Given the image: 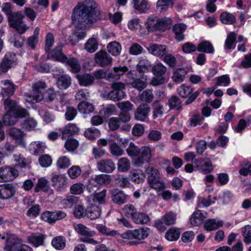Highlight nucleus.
<instances>
[{
  "label": "nucleus",
  "mask_w": 251,
  "mask_h": 251,
  "mask_svg": "<svg viewBox=\"0 0 251 251\" xmlns=\"http://www.w3.org/2000/svg\"><path fill=\"white\" fill-rule=\"evenodd\" d=\"M98 5L94 0H86L78 3L74 10L72 20L75 25L82 28L99 19L96 9Z\"/></svg>",
  "instance_id": "1"
},
{
  "label": "nucleus",
  "mask_w": 251,
  "mask_h": 251,
  "mask_svg": "<svg viewBox=\"0 0 251 251\" xmlns=\"http://www.w3.org/2000/svg\"><path fill=\"white\" fill-rule=\"evenodd\" d=\"M3 105L6 113L2 121L5 126H11L17 122V118L25 117L28 115L27 111L9 97L3 98Z\"/></svg>",
  "instance_id": "2"
},
{
  "label": "nucleus",
  "mask_w": 251,
  "mask_h": 251,
  "mask_svg": "<svg viewBox=\"0 0 251 251\" xmlns=\"http://www.w3.org/2000/svg\"><path fill=\"white\" fill-rule=\"evenodd\" d=\"M25 16L21 11L14 12L7 18L9 26L15 29L19 33H24L28 28L24 23Z\"/></svg>",
  "instance_id": "3"
},
{
  "label": "nucleus",
  "mask_w": 251,
  "mask_h": 251,
  "mask_svg": "<svg viewBox=\"0 0 251 251\" xmlns=\"http://www.w3.org/2000/svg\"><path fill=\"white\" fill-rule=\"evenodd\" d=\"M46 83L44 82L38 81L32 84V91L30 93L24 95L25 100L29 103L38 102L44 98L42 92L46 88Z\"/></svg>",
  "instance_id": "4"
},
{
  "label": "nucleus",
  "mask_w": 251,
  "mask_h": 251,
  "mask_svg": "<svg viewBox=\"0 0 251 251\" xmlns=\"http://www.w3.org/2000/svg\"><path fill=\"white\" fill-rule=\"evenodd\" d=\"M151 71L154 76L152 78L151 84L153 86L163 84L165 81L167 67L162 63H158L152 67Z\"/></svg>",
  "instance_id": "5"
},
{
  "label": "nucleus",
  "mask_w": 251,
  "mask_h": 251,
  "mask_svg": "<svg viewBox=\"0 0 251 251\" xmlns=\"http://www.w3.org/2000/svg\"><path fill=\"white\" fill-rule=\"evenodd\" d=\"M112 90L106 95V98L114 101H119L124 99L126 93L124 91L125 85L122 82H114L111 84Z\"/></svg>",
  "instance_id": "6"
},
{
  "label": "nucleus",
  "mask_w": 251,
  "mask_h": 251,
  "mask_svg": "<svg viewBox=\"0 0 251 251\" xmlns=\"http://www.w3.org/2000/svg\"><path fill=\"white\" fill-rule=\"evenodd\" d=\"M150 229L148 227H140L133 230H127L122 233L121 236L124 239H136L141 240L149 235Z\"/></svg>",
  "instance_id": "7"
},
{
  "label": "nucleus",
  "mask_w": 251,
  "mask_h": 251,
  "mask_svg": "<svg viewBox=\"0 0 251 251\" xmlns=\"http://www.w3.org/2000/svg\"><path fill=\"white\" fill-rule=\"evenodd\" d=\"M151 156L150 148L148 146L143 147L140 149L138 156L133 159L132 164L135 167H141L145 162H149Z\"/></svg>",
  "instance_id": "8"
},
{
  "label": "nucleus",
  "mask_w": 251,
  "mask_h": 251,
  "mask_svg": "<svg viewBox=\"0 0 251 251\" xmlns=\"http://www.w3.org/2000/svg\"><path fill=\"white\" fill-rule=\"evenodd\" d=\"M18 175V171L14 168L7 166L0 168V182L13 181Z\"/></svg>",
  "instance_id": "9"
},
{
  "label": "nucleus",
  "mask_w": 251,
  "mask_h": 251,
  "mask_svg": "<svg viewBox=\"0 0 251 251\" xmlns=\"http://www.w3.org/2000/svg\"><path fill=\"white\" fill-rule=\"evenodd\" d=\"M66 215V213L61 210L47 211L41 214V218L42 220L51 224L54 223L57 221L64 219Z\"/></svg>",
  "instance_id": "10"
},
{
  "label": "nucleus",
  "mask_w": 251,
  "mask_h": 251,
  "mask_svg": "<svg viewBox=\"0 0 251 251\" xmlns=\"http://www.w3.org/2000/svg\"><path fill=\"white\" fill-rule=\"evenodd\" d=\"M177 92L179 95L182 98H187L189 97L188 99L185 101L186 104H189L192 103L198 96L199 93L198 91H196L193 94L192 89L189 86L182 85L177 89Z\"/></svg>",
  "instance_id": "11"
},
{
  "label": "nucleus",
  "mask_w": 251,
  "mask_h": 251,
  "mask_svg": "<svg viewBox=\"0 0 251 251\" xmlns=\"http://www.w3.org/2000/svg\"><path fill=\"white\" fill-rule=\"evenodd\" d=\"M17 64V59L14 54L11 53H6L0 63V70L5 73L12 67Z\"/></svg>",
  "instance_id": "12"
},
{
  "label": "nucleus",
  "mask_w": 251,
  "mask_h": 251,
  "mask_svg": "<svg viewBox=\"0 0 251 251\" xmlns=\"http://www.w3.org/2000/svg\"><path fill=\"white\" fill-rule=\"evenodd\" d=\"M94 60L97 65L104 67L111 64L112 58L107 52L100 50L95 54Z\"/></svg>",
  "instance_id": "13"
},
{
  "label": "nucleus",
  "mask_w": 251,
  "mask_h": 251,
  "mask_svg": "<svg viewBox=\"0 0 251 251\" xmlns=\"http://www.w3.org/2000/svg\"><path fill=\"white\" fill-rule=\"evenodd\" d=\"M68 179L64 174L52 173L51 178L52 186L58 191H60L68 184Z\"/></svg>",
  "instance_id": "14"
},
{
  "label": "nucleus",
  "mask_w": 251,
  "mask_h": 251,
  "mask_svg": "<svg viewBox=\"0 0 251 251\" xmlns=\"http://www.w3.org/2000/svg\"><path fill=\"white\" fill-rule=\"evenodd\" d=\"M16 193L15 186L12 183L0 185V199L7 200L13 197Z\"/></svg>",
  "instance_id": "15"
},
{
  "label": "nucleus",
  "mask_w": 251,
  "mask_h": 251,
  "mask_svg": "<svg viewBox=\"0 0 251 251\" xmlns=\"http://www.w3.org/2000/svg\"><path fill=\"white\" fill-rule=\"evenodd\" d=\"M150 110L151 108L148 104L146 103L140 104L135 111V119L142 122L145 121L148 118Z\"/></svg>",
  "instance_id": "16"
},
{
  "label": "nucleus",
  "mask_w": 251,
  "mask_h": 251,
  "mask_svg": "<svg viewBox=\"0 0 251 251\" xmlns=\"http://www.w3.org/2000/svg\"><path fill=\"white\" fill-rule=\"evenodd\" d=\"M110 181V176L107 175H99L96 176L94 178H91L89 180V184L88 185L87 190L89 193L92 192L91 188L93 186H96L98 185H103L108 184Z\"/></svg>",
  "instance_id": "17"
},
{
  "label": "nucleus",
  "mask_w": 251,
  "mask_h": 251,
  "mask_svg": "<svg viewBox=\"0 0 251 251\" xmlns=\"http://www.w3.org/2000/svg\"><path fill=\"white\" fill-rule=\"evenodd\" d=\"M147 50L151 54L159 58H162L168 51L166 46L157 44H150L149 47H147Z\"/></svg>",
  "instance_id": "18"
},
{
  "label": "nucleus",
  "mask_w": 251,
  "mask_h": 251,
  "mask_svg": "<svg viewBox=\"0 0 251 251\" xmlns=\"http://www.w3.org/2000/svg\"><path fill=\"white\" fill-rule=\"evenodd\" d=\"M97 167L101 172L110 173L115 169L113 161L109 159H101L97 163Z\"/></svg>",
  "instance_id": "19"
},
{
  "label": "nucleus",
  "mask_w": 251,
  "mask_h": 251,
  "mask_svg": "<svg viewBox=\"0 0 251 251\" xmlns=\"http://www.w3.org/2000/svg\"><path fill=\"white\" fill-rule=\"evenodd\" d=\"M21 244V240L12 235L6 239L4 249L7 251H17Z\"/></svg>",
  "instance_id": "20"
},
{
  "label": "nucleus",
  "mask_w": 251,
  "mask_h": 251,
  "mask_svg": "<svg viewBox=\"0 0 251 251\" xmlns=\"http://www.w3.org/2000/svg\"><path fill=\"white\" fill-rule=\"evenodd\" d=\"M63 45L59 44L48 55V58L51 57L55 60L61 62L62 63L65 62L66 60V56L65 55L62 50Z\"/></svg>",
  "instance_id": "21"
},
{
  "label": "nucleus",
  "mask_w": 251,
  "mask_h": 251,
  "mask_svg": "<svg viewBox=\"0 0 251 251\" xmlns=\"http://www.w3.org/2000/svg\"><path fill=\"white\" fill-rule=\"evenodd\" d=\"M1 83L4 85L0 92V95L2 98L12 96L16 89L15 85L9 80L2 81Z\"/></svg>",
  "instance_id": "22"
},
{
  "label": "nucleus",
  "mask_w": 251,
  "mask_h": 251,
  "mask_svg": "<svg viewBox=\"0 0 251 251\" xmlns=\"http://www.w3.org/2000/svg\"><path fill=\"white\" fill-rule=\"evenodd\" d=\"M9 135L14 140H16L19 144L25 146V142L23 139L25 133L20 129L15 127H12L9 130Z\"/></svg>",
  "instance_id": "23"
},
{
  "label": "nucleus",
  "mask_w": 251,
  "mask_h": 251,
  "mask_svg": "<svg viewBox=\"0 0 251 251\" xmlns=\"http://www.w3.org/2000/svg\"><path fill=\"white\" fill-rule=\"evenodd\" d=\"M127 71L128 68L125 66L114 67L113 71L107 75V79L109 81L118 80L121 76L123 75Z\"/></svg>",
  "instance_id": "24"
},
{
  "label": "nucleus",
  "mask_w": 251,
  "mask_h": 251,
  "mask_svg": "<svg viewBox=\"0 0 251 251\" xmlns=\"http://www.w3.org/2000/svg\"><path fill=\"white\" fill-rule=\"evenodd\" d=\"M204 174H207L212 171L213 166L208 158H204L199 160L196 166Z\"/></svg>",
  "instance_id": "25"
},
{
  "label": "nucleus",
  "mask_w": 251,
  "mask_h": 251,
  "mask_svg": "<svg viewBox=\"0 0 251 251\" xmlns=\"http://www.w3.org/2000/svg\"><path fill=\"white\" fill-rule=\"evenodd\" d=\"M147 78L143 75L140 78H133L128 83L132 87L141 91L147 87Z\"/></svg>",
  "instance_id": "26"
},
{
  "label": "nucleus",
  "mask_w": 251,
  "mask_h": 251,
  "mask_svg": "<svg viewBox=\"0 0 251 251\" xmlns=\"http://www.w3.org/2000/svg\"><path fill=\"white\" fill-rule=\"evenodd\" d=\"M44 239V235L40 233H32L27 238L28 242L32 244L35 247L43 245Z\"/></svg>",
  "instance_id": "27"
},
{
  "label": "nucleus",
  "mask_w": 251,
  "mask_h": 251,
  "mask_svg": "<svg viewBox=\"0 0 251 251\" xmlns=\"http://www.w3.org/2000/svg\"><path fill=\"white\" fill-rule=\"evenodd\" d=\"M134 8L139 13H145L150 8V5L147 0H132Z\"/></svg>",
  "instance_id": "28"
},
{
  "label": "nucleus",
  "mask_w": 251,
  "mask_h": 251,
  "mask_svg": "<svg viewBox=\"0 0 251 251\" xmlns=\"http://www.w3.org/2000/svg\"><path fill=\"white\" fill-rule=\"evenodd\" d=\"M101 212L99 205H92L86 210V215L91 220H95L100 217Z\"/></svg>",
  "instance_id": "29"
},
{
  "label": "nucleus",
  "mask_w": 251,
  "mask_h": 251,
  "mask_svg": "<svg viewBox=\"0 0 251 251\" xmlns=\"http://www.w3.org/2000/svg\"><path fill=\"white\" fill-rule=\"evenodd\" d=\"M29 148L30 152L33 155H37L44 151L46 146L42 142L34 141L31 143Z\"/></svg>",
  "instance_id": "30"
},
{
  "label": "nucleus",
  "mask_w": 251,
  "mask_h": 251,
  "mask_svg": "<svg viewBox=\"0 0 251 251\" xmlns=\"http://www.w3.org/2000/svg\"><path fill=\"white\" fill-rule=\"evenodd\" d=\"M126 195L122 191L117 189L112 190V198L113 201L118 204H122L126 202Z\"/></svg>",
  "instance_id": "31"
},
{
  "label": "nucleus",
  "mask_w": 251,
  "mask_h": 251,
  "mask_svg": "<svg viewBox=\"0 0 251 251\" xmlns=\"http://www.w3.org/2000/svg\"><path fill=\"white\" fill-rule=\"evenodd\" d=\"M76 77L81 86H88L93 84L94 81V76L89 74L78 75Z\"/></svg>",
  "instance_id": "32"
},
{
  "label": "nucleus",
  "mask_w": 251,
  "mask_h": 251,
  "mask_svg": "<svg viewBox=\"0 0 251 251\" xmlns=\"http://www.w3.org/2000/svg\"><path fill=\"white\" fill-rule=\"evenodd\" d=\"M223 226V222L222 221H216L215 219H211L207 220L204 224V228L205 230L210 231L216 230Z\"/></svg>",
  "instance_id": "33"
},
{
  "label": "nucleus",
  "mask_w": 251,
  "mask_h": 251,
  "mask_svg": "<svg viewBox=\"0 0 251 251\" xmlns=\"http://www.w3.org/2000/svg\"><path fill=\"white\" fill-rule=\"evenodd\" d=\"M64 63H66V65L69 67L70 71L74 73H78L80 71L81 67L80 64L75 58H68L66 57V60Z\"/></svg>",
  "instance_id": "34"
},
{
  "label": "nucleus",
  "mask_w": 251,
  "mask_h": 251,
  "mask_svg": "<svg viewBox=\"0 0 251 251\" xmlns=\"http://www.w3.org/2000/svg\"><path fill=\"white\" fill-rule=\"evenodd\" d=\"M186 28V26L183 24H177L174 25L173 29L175 34L176 39L177 41H181L184 39L183 32Z\"/></svg>",
  "instance_id": "35"
},
{
  "label": "nucleus",
  "mask_w": 251,
  "mask_h": 251,
  "mask_svg": "<svg viewBox=\"0 0 251 251\" xmlns=\"http://www.w3.org/2000/svg\"><path fill=\"white\" fill-rule=\"evenodd\" d=\"M164 112L163 105L158 100H155L152 104V116L154 119L161 117Z\"/></svg>",
  "instance_id": "36"
},
{
  "label": "nucleus",
  "mask_w": 251,
  "mask_h": 251,
  "mask_svg": "<svg viewBox=\"0 0 251 251\" xmlns=\"http://www.w3.org/2000/svg\"><path fill=\"white\" fill-rule=\"evenodd\" d=\"M71 78L67 75H62L59 76L56 81L57 87L60 89H66L71 84Z\"/></svg>",
  "instance_id": "37"
},
{
  "label": "nucleus",
  "mask_w": 251,
  "mask_h": 251,
  "mask_svg": "<svg viewBox=\"0 0 251 251\" xmlns=\"http://www.w3.org/2000/svg\"><path fill=\"white\" fill-rule=\"evenodd\" d=\"M204 217L201 210L196 211L192 215L190 222L192 225L198 226L201 224L204 220Z\"/></svg>",
  "instance_id": "38"
},
{
  "label": "nucleus",
  "mask_w": 251,
  "mask_h": 251,
  "mask_svg": "<svg viewBox=\"0 0 251 251\" xmlns=\"http://www.w3.org/2000/svg\"><path fill=\"white\" fill-rule=\"evenodd\" d=\"M129 176L134 182L139 183L143 181L145 175L139 169H135L130 172Z\"/></svg>",
  "instance_id": "39"
},
{
  "label": "nucleus",
  "mask_w": 251,
  "mask_h": 251,
  "mask_svg": "<svg viewBox=\"0 0 251 251\" xmlns=\"http://www.w3.org/2000/svg\"><path fill=\"white\" fill-rule=\"evenodd\" d=\"M107 49L108 51L113 55L117 56L121 52L122 47L119 42L113 41L108 44Z\"/></svg>",
  "instance_id": "40"
},
{
  "label": "nucleus",
  "mask_w": 251,
  "mask_h": 251,
  "mask_svg": "<svg viewBox=\"0 0 251 251\" xmlns=\"http://www.w3.org/2000/svg\"><path fill=\"white\" fill-rule=\"evenodd\" d=\"M187 72L184 69L177 68L175 69L173 72L172 79L176 82H182Z\"/></svg>",
  "instance_id": "41"
},
{
  "label": "nucleus",
  "mask_w": 251,
  "mask_h": 251,
  "mask_svg": "<svg viewBox=\"0 0 251 251\" xmlns=\"http://www.w3.org/2000/svg\"><path fill=\"white\" fill-rule=\"evenodd\" d=\"M137 224H147L150 221V218L144 213L137 212L132 219Z\"/></svg>",
  "instance_id": "42"
},
{
  "label": "nucleus",
  "mask_w": 251,
  "mask_h": 251,
  "mask_svg": "<svg viewBox=\"0 0 251 251\" xmlns=\"http://www.w3.org/2000/svg\"><path fill=\"white\" fill-rule=\"evenodd\" d=\"M78 109L80 113L89 114L94 111L93 105L88 102L81 101L78 104Z\"/></svg>",
  "instance_id": "43"
},
{
  "label": "nucleus",
  "mask_w": 251,
  "mask_h": 251,
  "mask_svg": "<svg viewBox=\"0 0 251 251\" xmlns=\"http://www.w3.org/2000/svg\"><path fill=\"white\" fill-rule=\"evenodd\" d=\"M158 30L165 31L170 27L172 24V20L168 17L158 18Z\"/></svg>",
  "instance_id": "44"
},
{
  "label": "nucleus",
  "mask_w": 251,
  "mask_h": 251,
  "mask_svg": "<svg viewBox=\"0 0 251 251\" xmlns=\"http://www.w3.org/2000/svg\"><path fill=\"white\" fill-rule=\"evenodd\" d=\"M117 166L119 171L127 172L130 169V162L127 158L122 157L118 160Z\"/></svg>",
  "instance_id": "45"
},
{
  "label": "nucleus",
  "mask_w": 251,
  "mask_h": 251,
  "mask_svg": "<svg viewBox=\"0 0 251 251\" xmlns=\"http://www.w3.org/2000/svg\"><path fill=\"white\" fill-rule=\"evenodd\" d=\"M220 20L224 24L232 25L235 22L236 18L233 14L224 12L220 15Z\"/></svg>",
  "instance_id": "46"
},
{
  "label": "nucleus",
  "mask_w": 251,
  "mask_h": 251,
  "mask_svg": "<svg viewBox=\"0 0 251 251\" xmlns=\"http://www.w3.org/2000/svg\"><path fill=\"white\" fill-rule=\"evenodd\" d=\"M98 47V42L95 38H91L88 40L85 44L84 48L89 52L92 53L95 52Z\"/></svg>",
  "instance_id": "47"
},
{
  "label": "nucleus",
  "mask_w": 251,
  "mask_h": 251,
  "mask_svg": "<svg viewBox=\"0 0 251 251\" xmlns=\"http://www.w3.org/2000/svg\"><path fill=\"white\" fill-rule=\"evenodd\" d=\"M197 50L199 51L211 53L213 52L214 49L212 45L209 41H204L198 45Z\"/></svg>",
  "instance_id": "48"
},
{
  "label": "nucleus",
  "mask_w": 251,
  "mask_h": 251,
  "mask_svg": "<svg viewBox=\"0 0 251 251\" xmlns=\"http://www.w3.org/2000/svg\"><path fill=\"white\" fill-rule=\"evenodd\" d=\"M151 66V62L148 59L141 58L136 66V69L140 73H142L148 71Z\"/></svg>",
  "instance_id": "49"
},
{
  "label": "nucleus",
  "mask_w": 251,
  "mask_h": 251,
  "mask_svg": "<svg viewBox=\"0 0 251 251\" xmlns=\"http://www.w3.org/2000/svg\"><path fill=\"white\" fill-rule=\"evenodd\" d=\"M78 199L74 196H68L61 201V204L65 208H71L78 202Z\"/></svg>",
  "instance_id": "50"
},
{
  "label": "nucleus",
  "mask_w": 251,
  "mask_h": 251,
  "mask_svg": "<svg viewBox=\"0 0 251 251\" xmlns=\"http://www.w3.org/2000/svg\"><path fill=\"white\" fill-rule=\"evenodd\" d=\"M149 183L152 188L157 191H160L165 187V184L160 177V176L153 179L152 181H150Z\"/></svg>",
  "instance_id": "51"
},
{
  "label": "nucleus",
  "mask_w": 251,
  "mask_h": 251,
  "mask_svg": "<svg viewBox=\"0 0 251 251\" xmlns=\"http://www.w3.org/2000/svg\"><path fill=\"white\" fill-rule=\"evenodd\" d=\"M158 18L150 17L146 23V28L149 31L158 30Z\"/></svg>",
  "instance_id": "52"
},
{
  "label": "nucleus",
  "mask_w": 251,
  "mask_h": 251,
  "mask_svg": "<svg viewBox=\"0 0 251 251\" xmlns=\"http://www.w3.org/2000/svg\"><path fill=\"white\" fill-rule=\"evenodd\" d=\"M79 131L75 125L74 124H68L67 125L62 131V138H65V135L68 134L69 136L73 135L77 133Z\"/></svg>",
  "instance_id": "53"
},
{
  "label": "nucleus",
  "mask_w": 251,
  "mask_h": 251,
  "mask_svg": "<svg viewBox=\"0 0 251 251\" xmlns=\"http://www.w3.org/2000/svg\"><path fill=\"white\" fill-rule=\"evenodd\" d=\"M75 229L78 233L85 236H93L95 235V231H89L87 227L82 224L77 225Z\"/></svg>",
  "instance_id": "54"
},
{
  "label": "nucleus",
  "mask_w": 251,
  "mask_h": 251,
  "mask_svg": "<svg viewBox=\"0 0 251 251\" xmlns=\"http://www.w3.org/2000/svg\"><path fill=\"white\" fill-rule=\"evenodd\" d=\"M51 244L56 249L62 250L65 247L66 240L62 236H57L52 239Z\"/></svg>",
  "instance_id": "55"
},
{
  "label": "nucleus",
  "mask_w": 251,
  "mask_h": 251,
  "mask_svg": "<svg viewBox=\"0 0 251 251\" xmlns=\"http://www.w3.org/2000/svg\"><path fill=\"white\" fill-rule=\"evenodd\" d=\"M173 0H158L157 8L160 11H166L169 7L173 6Z\"/></svg>",
  "instance_id": "56"
},
{
  "label": "nucleus",
  "mask_w": 251,
  "mask_h": 251,
  "mask_svg": "<svg viewBox=\"0 0 251 251\" xmlns=\"http://www.w3.org/2000/svg\"><path fill=\"white\" fill-rule=\"evenodd\" d=\"M117 105L121 112H129L134 107L133 104L128 100L119 102Z\"/></svg>",
  "instance_id": "57"
},
{
  "label": "nucleus",
  "mask_w": 251,
  "mask_h": 251,
  "mask_svg": "<svg viewBox=\"0 0 251 251\" xmlns=\"http://www.w3.org/2000/svg\"><path fill=\"white\" fill-rule=\"evenodd\" d=\"M140 100L146 103L151 102L154 99V95L152 90L147 89L143 91L140 95Z\"/></svg>",
  "instance_id": "58"
},
{
  "label": "nucleus",
  "mask_w": 251,
  "mask_h": 251,
  "mask_svg": "<svg viewBox=\"0 0 251 251\" xmlns=\"http://www.w3.org/2000/svg\"><path fill=\"white\" fill-rule=\"evenodd\" d=\"M162 59L163 61L169 67L171 68L176 67L177 63L176 59L174 55L169 53L168 51L163 57Z\"/></svg>",
  "instance_id": "59"
},
{
  "label": "nucleus",
  "mask_w": 251,
  "mask_h": 251,
  "mask_svg": "<svg viewBox=\"0 0 251 251\" xmlns=\"http://www.w3.org/2000/svg\"><path fill=\"white\" fill-rule=\"evenodd\" d=\"M106 196V190H103L100 192H97L94 193L92 196H91L93 201L95 202H98L99 203H102L105 201V197Z\"/></svg>",
  "instance_id": "60"
},
{
  "label": "nucleus",
  "mask_w": 251,
  "mask_h": 251,
  "mask_svg": "<svg viewBox=\"0 0 251 251\" xmlns=\"http://www.w3.org/2000/svg\"><path fill=\"white\" fill-rule=\"evenodd\" d=\"M244 241L247 244L251 243V226L246 225L242 228Z\"/></svg>",
  "instance_id": "61"
},
{
  "label": "nucleus",
  "mask_w": 251,
  "mask_h": 251,
  "mask_svg": "<svg viewBox=\"0 0 251 251\" xmlns=\"http://www.w3.org/2000/svg\"><path fill=\"white\" fill-rule=\"evenodd\" d=\"M162 220L166 226L174 225L176 222V215L172 212H169L162 217Z\"/></svg>",
  "instance_id": "62"
},
{
  "label": "nucleus",
  "mask_w": 251,
  "mask_h": 251,
  "mask_svg": "<svg viewBox=\"0 0 251 251\" xmlns=\"http://www.w3.org/2000/svg\"><path fill=\"white\" fill-rule=\"evenodd\" d=\"M100 134V131L96 128L91 127L87 129L84 132L85 136L90 140H95Z\"/></svg>",
  "instance_id": "63"
},
{
  "label": "nucleus",
  "mask_w": 251,
  "mask_h": 251,
  "mask_svg": "<svg viewBox=\"0 0 251 251\" xmlns=\"http://www.w3.org/2000/svg\"><path fill=\"white\" fill-rule=\"evenodd\" d=\"M36 125L37 122L33 118L26 119L21 124L23 129L28 131L34 129Z\"/></svg>",
  "instance_id": "64"
}]
</instances>
